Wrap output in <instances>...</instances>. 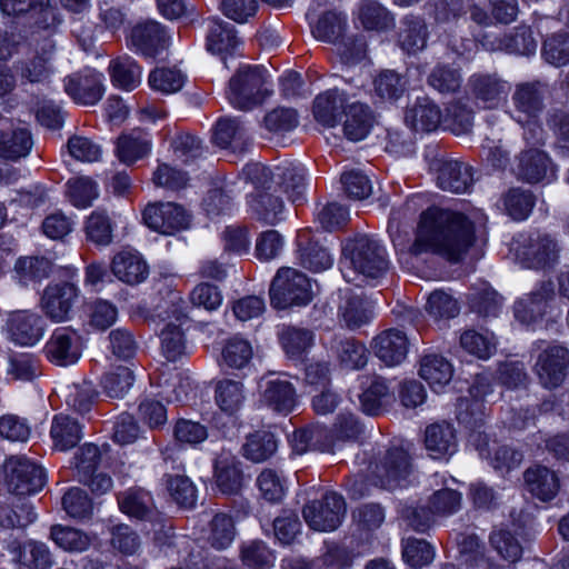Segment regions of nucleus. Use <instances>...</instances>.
<instances>
[{
	"mask_svg": "<svg viewBox=\"0 0 569 569\" xmlns=\"http://www.w3.org/2000/svg\"><path fill=\"white\" fill-rule=\"evenodd\" d=\"M397 212H392L388 231L395 247L403 252L419 256L427 251L436 252L450 262H459L476 241L475 223L463 212L429 208L420 216L416 239L407 244L400 234V226L396 223Z\"/></svg>",
	"mask_w": 569,
	"mask_h": 569,
	"instance_id": "1",
	"label": "nucleus"
},
{
	"mask_svg": "<svg viewBox=\"0 0 569 569\" xmlns=\"http://www.w3.org/2000/svg\"><path fill=\"white\" fill-rule=\"evenodd\" d=\"M343 258L340 269L348 282L355 281L356 274L378 278L386 273L389 262L386 249L378 240L362 234L349 240L342 249Z\"/></svg>",
	"mask_w": 569,
	"mask_h": 569,
	"instance_id": "2",
	"label": "nucleus"
},
{
	"mask_svg": "<svg viewBox=\"0 0 569 569\" xmlns=\"http://www.w3.org/2000/svg\"><path fill=\"white\" fill-rule=\"evenodd\" d=\"M482 403L479 400H459L457 419L460 423L475 431L482 425ZM471 440L480 456L488 459L496 470H511L519 467L523 459L520 451L507 445H496L493 449H490L487 436H482L480 432H472Z\"/></svg>",
	"mask_w": 569,
	"mask_h": 569,
	"instance_id": "3",
	"label": "nucleus"
},
{
	"mask_svg": "<svg viewBox=\"0 0 569 569\" xmlns=\"http://www.w3.org/2000/svg\"><path fill=\"white\" fill-rule=\"evenodd\" d=\"M248 176L254 186V191L249 196V206L257 218L264 223L276 224L281 220L284 203L277 189L273 179L270 178V169L253 164L248 168Z\"/></svg>",
	"mask_w": 569,
	"mask_h": 569,
	"instance_id": "4",
	"label": "nucleus"
},
{
	"mask_svg": "<svg viewBox=\"0 0 569 569\" xmlns=\"http://www.w3.org/2000/svg\"><path fill=\"white\" fill-rule=\"evenodd\" d=\"M270 94L266 70L262 67H242L229 80L227 98L240 110H250Z\"/></svg>",
	"mask_w": 569,
	"mask_h": 569,
	"instance_id": "5",
	"label": "nucleus"
},
{
	"mask_svg": "<svg viewBox=\"0 0 569 569\" xmlns=\"http://www.w3.org/2000/svg\"><path fill=\"white\" fill-rule=\"evenodd\" d=\"M271 305L277 309L306 306L312 299L308 277L290 267L280 268L269 289Z\"/></svg>",
	"mask_w": 569,
	"mask_h": 569,
	"instance_id": "6",
	"label": "nucleus"
},
{
	"mask_svg": "<svg viewBox=\"0 0 569 569\" xmlns=\"http://www.w3.org/2000/svg\"><path fill=\"white\" fill-rule=\"evenodd\" d=\"M412 475L411 457L401 447L388 448L371 465V476L375 483L388 490L408 486Z\"/></svg>",
	"mask_w": 569,
	"mask_h": 569,
	"instance_id": "7",
	"label": "nucleus"
},
{
	"mask_svg": "<svg viewBox=\"0 0 569 569\" xmlns=\"http://www.w3.org/2000/svg\"><path fill=\"white\" fill-rule=\"evenodd\" d=\"M8 490L17 496H30L42 490L47 482L44 469L26 456H11L3 465Z\"/></svg>",
	"mask_w": 569,
	"mask_h": 569,
	"instance_id": "8",
	"label": "nucleus"
},
{
	"mask_svg": "<svg viewBox=\"0 0 569 569\" xmlns=\"http://www.w3.org/2000/svg\"><path fill=\"white\" fill-rule=\"evenodd\" d=\"M347 506L343 497L328 491L321 499L305 505L302 516L310 529L320 532L336 530L346 516Z\"/></svg>",
	"mask_w": 569,
	"mask_h": 569,
	"instance_id": "9",
	"label": "nucleus"
},
{
	"mask_svg": "<svg viewBox=\"0 0 569 569\" xmlns=\"http://www.w3.org/2000/svg\"><path fill=\"white\" fill-rule=\"evenodd\" d=\"M543 341L533 343V348L540 350L535 370L540 383L547 389L561 386L569 375V349L559 343H552L542 348Z\"/></svg>",
	"mask_w": 569,
	"mask_h": 569,
	"instance_id": "10",
	"label": "nucleus"
},
{
	"mask_svg": "<svg viewBox=\"0 0 569 569\" xmlns=\"http://www.w3.org/2000/svg\"><path fill=\"white\" fill-rule=\"evenodd\" d=\"M181 299L171 301L170 308L164 311L162 320L164 327L160 331L161 352L169 361H177L186 355L187 341L183 326L188 322V317L180 306Z\"/></svg>",
	"mask_w": 569,
	"mask_h": 569,
	"instance_id": "11",
	"label": "nucleus"
},
{
	"mask_svg": "<svg viewBox=\"0 0 569 569\" xmlns=\"http://www.w3.org/2000/svg\"><path fill=\"white\" fill-rule=\"evenodd\" d=\"M547 86L541 81H528L516 84L511 97V118L517 122H528L539 118L545 109Z\"/></svg>",
	"mask_w": 569,
	"mask_h": 569,
	"instance_id": "12",
	"label": "nucleus"
},
{
	"mask_svg": "<svg viewBox=\"0 0 569 569\" xmlns=\"http://www.w3.org/2000/svg\"><path fill=\"white\" fill-rule=\"evenodd\" d=\"M469 92L483 109H496L506 101L510 84L497 73H473L468 79Z\"/></svg>",
	"mask_w": 569,
	"mask_h": 569,
	"instance_id": "13",
	"label": "nucleus"
},
{
	"mask_svg": "<svg viewBox=\"0 0 569 569\" xmlns=\"http://www.w3.org/2000/svg\"><path fill=\"white\" fill-rule=\"evenodd\" d=\"M430 169L436 174L437 186L448 192L463 193L472 186L471 167L449 158H435Z\"/></svg>",
	"mask_w": 569,
	"mask_h": 569,
	"instance_id": "14",
	"label": "nucleus"
},
{
	"mask_svg": "<svg viewBox=\"0 0 569 569\" xmlns=\"http://www.w3.org/2000/svg\"><path fill=\"white\" fill-rule=\"evenodd\" d=\"M143 221L154 231L172 234L189 226V216L183 207L174 202H157L146 207Z\"/></svg>",
	"mask_w": 569,
	"mask_h": 569,
	"instance_id": "15",
	"label": "nucleus"
},
{
	"mask_svg": "<svg viewBox=\"0 0 569 569\" xmlns=\"http://www.w3.org/2000/svg\"><path fill=\"white\" fill-rule=\"evenodd\" d=\"M103 80L102 73L86 69L64 79V91L76 103L93 106L104 93Z\"/></svg>",
	"mask_w": 569,
	"mask_h": 569,
	"instance_id": "16",
	"label": "nucleus"
},
{
	"mask_svg": "<svg viewBox=\"0 0 569 569\" xmlns=\"http://www.w3.org/2000/svg\"><path fill=\"white\" fill-rule=\"evenodd\" d=\"M558 242L548 233L535 231L523 239L518 256L528 268H545L559 258Z\"/></svg>",
	"mask_w": 569,
	"mask_h": 569,
	"instance_id": "17",
	"label": "nucleus"
},
{
	"mask_svg": "<svg viewBox=\"0 0 569 569\" xmlns=\"http://www.w3.org/2000/svg\"><path fill=\"white\" fill-rule=\"evenodd\" d=\"M43 352L47 359L61 367L76 363L81 357V341L70 328H58L47 341Z\"/></svg>",
	"mask_w": 569,
	"mask_h": 569,
	"instance_id": "18",
	"label": "nucleus"
},
{
	"mask_svg": "<svg viewBox=\"0 0 569 569\" xmlns=\"http://www.w3.org/2000/svg\"><path fill=\"white\" fill-rule=\"evenodd\" d=\"M78 299V288L69 282L49 284L41 298V308L54 322L70 319V313Z\"/></svg>",
	"mask_w": 569,
	"mask_h": 569,
	"instance_id": "19",
	"label": "nucleus"
},
{
	"mask_svg": "<svg viewBox=\"0 0 569 569\" xmlns=\"http://www.w3.org/2000/svg\"><path fill=\"white\" fill-rule=\"evenodd\" d=\"M513 171L518 180L530 184L555 178L551 159L546 152L537 148L521 151L517 156V164Z\"/></svg>",
	"mask_w": 569,
	"mask_h": 569,
	"instance_id": "20",
	"label": "nucleus"
},
{
	"mask_svg": "<svg viewBox=\"0 0 569 569\" xmlns=\"http://www.w3.org/2000/svg\"><path fill=\"white\" fill-rule=\"evenodd\" d=\"M261 401L272 411L287 416L298 405L295 386L280 377H266L260 385Z\"/></svg>",
	"mask_w": 569,
	"mask_h": 569,
	"instance_id": "21",
	"label": "nucleus"
},
{
	"mask_svg": "<svg viewBox=\"0 0 569 569\" xmlns=\"http://www.w3.org/2000/svg\"><path fill=\"white\" fill-rule=\"evenodd\" d=\"M9 339L19 346H33L43 336L44 322L41 316L29 311H16L7 321Z\"/></svg>",
	"mask_w": 569,
	"mask_h": 569,
	"instance_id": "22",
	"label": "nucleus"
},
{
	"mask_svg": "<svg viewBox=\"0 0 569 569\" xmlns=\"http://www.w3.org/2000/svg\"><path fill=\"white\" fill-rule=\"evenodd\" d=\"M375 355L388 367L400 365L407 358L409 339L399 329H387L380 332L372 341Z\"/></svg>",
	"mask_w": 569,
	"mask_h": 569,
	"instance_id": "23",
	"label": "nucleus"
},
{
	"mask_svg": "<svg viewBox=\"0 0 569 569\" xmlns=\"http://www.w3.org/2000/svg\"><path fill=\"white\" fill-rule=\"evenodd\" d=\"M552 297V283L550 281L542 282L536 290L515 303V317L526 325L541 319L545 316L548 302Z\"/></svg>",
	"mask_w": 569,
	"mask_h": 569,
	"instance_id": "24",
	"label": "nucleus"
},
{
	"mask_svg": "<svg viewBox=\"0 0 569 569\" xmlns=\"http://www.w3.org/2000/svg\"><path fill=\"white\" fill-rule=\"evenodd\" d=\"M11 553L21 569H50L54 563L50 548L38 540L30 539L22 543L13 542Z\"/></svg>",
	"mask_w": 569,
	"mask_h": 569,
	"instance_id": "25",
	"label": "nucleus"
},
{
	"mask_svg": "<svg viewBox=\"0 0 569 569\" xmlns=\"http://www.w3.org/2000/svg\"><path fill=\"white\" fill-rule=\"evenodd\" d=\"M131 40L137 50L149 58L157 57L168 47L166 31L156 21H148L136 26L131 31Z\"/></svg>",
	"mask_w": 569,
	"mask_h": 569,
	"instance_id": "26",
	"label": "nucleus"
},
{
	"mask_svg": "<svg viewBox=\"0 0 569 569\" xmlns=\"http://www.w3.org/2000/svg\"><path fill=\"white\" fill-rule=\"evenodd\" d=\"M425 447L432 459H442L457 451L456 430L449 422H436L426 428Z\"/></svg>",
	"mask_w": 569,
	"mask_h": 569,
	"instance_id": "27",
	"label": "nucleus"
},
{
	"mask_svg": "<svg viewBox=\"0 0 569 569\" xmlns=\"http://www.w3.org/2000/svg\"><path fill=\"white\" fill-rule=\"evenodd\" d=\"M429 39L428 26L423 18L408 14L400 21L397 43L409 54H416L426 49Z\"/></svg>",
	"mask_w": 569,
	"mask_h": 569,
	"instance_id": "28",
	"label": "nucleus"
},
{
	"mask_svg": "<svg viewBox=\"0 0 569 569\" xmlns=\"http://www.w3.org/2000/svg\"><path fill=\"white\" fill-rule=\"evenodd\" d=\"M405 121L417 132H431L440 126L442 113L429 98H418L412 106L407 108Z\"/></svg>",
	"mask_w": 569,
	"mask_h": 569,
	"instance_id": "29",
	"label": "nucleus"
},
{
	"mask_svg": "<svg viewBox=\"0 0 569 569\" xmlns=\"http://www.w3.org/2000/svg\"><path fill=\"white\" fill-rule=\"evenodd\" d=\"M329 348L345 369L359 370L368 362L366 346L353 338L335 335L329 341Z\"/></svg>",
	"mask_w": 569,
	"mask_h": 569,
	"instance_id": "30",
	"label": "nucleus"
},
{
	"mask_svg": "<svg viewBox=\"0 0 569 569\" xmlns=\"http://www.w3.org/2000/svg\"><path fill=\"white\" fill-rule=\"evenodd\" d=\"M208 23L207 50L222 59L232 54L240 44L234 27L217 18L209 19Z\"/></svg>",
	"mask_w": 569,
	"mask_h": 569,
	"instance_id": "31",
	"label": "nucleus"
},
{
	"mask_svg": "<svg viewBox=\"0 0 569 569\" xmlns=\"http://www.w3.org/2000/svg\"><path fill=\"white\" fill-rule=\"evenodd\" d=\"M112 273L122 282L134 286L143 282L149 274V267L137 252L121 251L111 262Z\"/></svg>",
	"mask_w": 569,
	"mask_h": 569,
	"instance_id": "32",
	"label": "nucleus"
},
{
	"mask_svg": "<svg viewBox=\"0 0 569 569\" xmlns=\"http://www.w3.org/2000/svg\"><path fill=\"white\" fill-rule=\"evenodd\" d=\"M523 477L528 490L541 501L553 499L559 491L560 485L557 475L545 466L536 465L528 468Z\"/></svg>",
	"mask_w": 569,
	"mask_h": 569,
	"instance_id": "33",
	"label": "nucleus"
},
{
	"mask_svg": "<svg viewBox=\"0 0 569 569\" xmlns=\"http://www.w3.org/2000/svg\"><path fill=\"white\" fill-rule=\"evenodd\" d=\"M50 437L54 449L60 451L70 450L82 439V426L71 416L56 415L51 422Z\"/></svg>",
	"mask_w": 569,
	"mask_h": 569,
	"instance_id": "34",
	"label": "nucleus"
},
{
	"mask_svg": "<svg viewBox=\"0 0 569 569\" xmlns=\"http://www.w3.org/2000/svg\"><path fill=\"white\" fill-rule=\"evenodd\" d=\"M277 184L280 193H286L288 199L296 202L305 200V171L297 166L277 167L273 171L270 170V178Z\"/></svg>",
	"mask_w": 569,
	"mask_h": 569,
	"instance_id": "35",
	"label": "nucleus"
},
{
	"mask_svg": "<svg viewBox=\"0 0 569 569\" xmlns=\"http://www.w3.org/2000/svg\"><path fill=\"white\" fill-rule=\"evenodd\" d=\"M346 120L343 133L350 141H360L370 132L373 124V114L370 108L361 102H352L346 106Z\"/></svg>",
	"mask_w": 569,
	"mask_h": 569,
	"instance_id": "36",
	"label": "nucleus"
},
{
	"mask_svg": "<svg viewBox=\"0 0 569 569\" xmlns=\"http://www.w3.org/2000/svg\"><path fill=\"white\" fill-rule=\"evenodd\" d=\"M213 141L221 148H231L233 151H243L249 144L248 131L239 119L223 117L216 123Z\"/></svg>",
	"mask_w": 569,
	"mask_h": 569,
	"instance_id": "37",
	"label": "nucleus"
},
{
	"mask_svg": "<svg viewBox=\"0 0 569 569\" xmlns=\"http://www.w3.org/2000/svg\"><path fill=\"white\" fill-rule=\"evenodd\" d=\"M346 97L338 89H330L320 93L313 101L315 119L326 127H335L346 109Z\"/></svg>",
	"mask_w": 569,
	"mask_h": 569,
	"instance_id": "38",
	"label": "nucleus"
},
{
	"mask_svg": "<svg viewBox=\"0 0 569 569\" xmlns=\"http://www.w3.org/2000/svg\"><path fill=\"white\" fill-rule=\"evenodd\" d=\"M246 388L242 381L224 378L214 386V401L219 409L229 415H236L246 402Z\"/></svg>",
	"mask_w": 569,
	"mask_h": 569,
	"instance_id": "39",
	"label": "nucleus"
},
{
	"mask_svg": "<svg viewBox=\"0 0 569 569\" xmlns=\"http://www.w3.org/2000/svg\"><path fill=\"white\" fill-rule=\"evenodd\" d=\"M150 149L151 141L148 133L140 129H134L127 134H121L117 139L116 154L122 163L132 164L146 157Z\"/></svg>",
	"mask_w": 569,
	"mask_h": 569,
	"instance_id": "40",
	"label": "nucleus"
},
{
	"mask_svg": "<svg viewBox=\"0 0 569 569\" xmlns=\"http://www.w3.org/2000/svg\"><path fill=\"white\" fill-rule=\"evenodd\" d=\"M500 203L502 210L512 220H526L536 204V197L532 191L521 187H513L501 194Z\"/></svg>",
	"mask_w": 569,
	"mask_h": 569,
	"instance_id": "41",
	"label": "nucleus"
},
{
	"mask_svg": "<svg viewBox=\"0 0 569 569\" xmlns=\"http://www.w3.org/2000/svg\"><path fill=\"white\" fill-rule=\"evenodd\" d=\"M305 234L299 236L298 260L299 264L312 272H320L331 268L333 263L329 249L318 241H302Z\"/></svg>",
	"mask_w": 569,
	"mask_h": 569,
	"instance_id": "42",
	"label": "nucleus"
},
{
	"mask_svg": "<svg viewBox=\"0 0 569 569\" xmlns=\"http://www.w3.org/2000/svg\"><path fill=\"white\" fill-rule=\"evenodd\" d=\"M108 71L112 83L123 90L132 91L141 83V68L129 56L112 59Z\"/></svg>",
	"mask_w": 569,
	"mask_h": 569,
	"instance_id": "43",
	"label": "nucleus"
},
{
	"mask_svg": "<svg viewBox=\"0 0 569 569\" xmlns=\"http://www.w3.org/2000/svg\"><path fill=\"white\" fill-rule=\"evenodd\" d=\"M452 373L451 363L440 355H426L420 361L419 376L435 390L449 383Z\"/></svg>",
	"mask_w": 569,
	"mask_h": 569,
	"instance_id": "44",
	"label": "nucleus"
},
{
	"mask_svg": "<svg viewBox=\"0 0 569 569\" xmlns=\"http://www.w3.org/2000/svg\"><path fill=\"white\" fill-rule=\"evenodd\" d=\"M49 538L57 547L67 552H83L92 543V538L87 532L62 525L51 526Z\"/></svg>",
	"mask_w": 569,
	"mask_h": 569,
	"instance_id": "45",
	"label": "nucleus"
},
{
	"mask_svg": "<svg viewBox=\"0 0 569 569\" xmlns=\"http://www.w3.org/2000/svg\"><path fill=\"white\" fill-rule=\"evenodd\" d=\"M278 448V441L273 433L269 431H256L246 438L242 445V456L254 462L260 463L274 455Z\"/></svg>",
	"mask_w": 569,
	"mask_h": 569,
	"instance_id": "46",
	"label": "nucleus"
},
{
	"mask_svg": "<svg viewBox=\"0 0 569 569\" xmlns=\"http://www.w3.org/2000/svg\"><path fill=\"white\" fill-rule=\"evenodd\" d=\"M33 146L31 132L27 128H17L12 131H0V157L18 160L29 154Z\"/></svg>",
	"mask_w": 569,
	"mask_h": 569,
	"instance_id": "47",
	"label": "nucleus"
},
{
	"mask_svg": "<svg viewBox=\"0 0 569 569\" xmlns=\"http://www.w3.org/2000/svg\"><path fill=\"white\" fill-rule=\"evenodd\" d=\"M347 18L337 11H326L311 26L312 36L327 43H338L347 30Z\"/></svg>",
	"mask_w": 569,
	"mask_h": 569,
	"instance_id": "48",
	"label": "nucleus"
},
{
	"mask_svg": "<svg viewBox=\"0 0 569 569\" xmlns=\"http://www.w3.org/2000/svg\"><path fill=\"white\" fill-rule=\"evenodd\" d=\"M118 503L121 511L132 518L144 520L152 513V497L143 489H129L120 493Z\"/></svg>",
	"mask_w": 569,
	"mask_h": 569,
	"instance_id": "49",
	"label": "nucleus"
},
{
	"mask_svg": "<svg viewBox=\"0 0 569 569\" xmlns=\"http://www.w3.org/2000/svg\"><path fill=\"white\" fill-rule=\"evenodd\" d=\"M243 475L234 458L219 459L216 463V483L224 495H237L242 488Z\"/></svg>",
	"mask_w": 569,
	"mask_h": 569,
	"instance_id": "50",
	"label": "nucleus"
},
{
	"mask_svg": "<svg viewBox=\"0 0 569 569\" xmlns=\"http://www.w3.org/2000/svg\"><path fill=\"white\" fill-rule=\"evenodd\" d=\"M359 20L365 29L385 31L395 24L393 14L381 3L366 0L359 7Z\"/></svg>",
	"mask_w": 569,
	"mask_h": 569,
	"instance_id": "51",
	"label": "nucleus"
},
{
	"mask_svg": "<svg viewBox=\"0 0 569 569\" xmlns=\"http://www.w3.org/2000/svg\"><path fill=\"white\" fill-rule=\"evenodd\" d=\"M393 400L386 381L375 378L370 386L360 396V403L363 412L377 416Z\"/></svg>",
	"mask_w": 569,
	"mask_h": 569,
	"instance_id": "52",
	"label": "nucleus"
},
{
	"mask_svg": "<svg viewBox=\"0 0 569 569\" xmlns=\"http://www.w3.org/2000/svg\"><path fill=\"white\" fill-rule=\"evenodd\" d=\"M37 518L33 507L24 501L0 505V527L3 529H21L32 523Z\"/></svg>",
	"mask_w": 569,
	"mask_h": 569,
	"instance_id": "53",
	"label": "nucleus"
},
{
	"mask_svg": "<svg viewBox=\"0 0 569 569\" xmlns=\"http://www.w3.org/2000/svg\"><path fill=\"white\" fill-rule=\"evenodd\" d=\"M313 332L305 328L284 327L279 333L280 343L290 358H299L313 343Z\"/></svg>",
	"mask_w": 569,
	"mask_h": 569,
	"instance_id": "54",
	"label": "nucleus"
},
{
	"mask_svg": "<svg viewBox=\"0 0 569 569\" xmlns=\"http://www.w3.org/2000/svg\"><path fill=\"white\" fill-rule=\"evenodd\" d=\"M345 326L351 330L368 323L371 318L369 302L359 296H350L339 308Z\"/></svg>",
	"mask_w": 569,
	"mask_h": 569,
	"instance_id": "55",
	"label": "nucleus"
},
{
	"mask_svg": "<svg viewBox=\"0 0 569 569\" xmlns=\"http://www.w3.org/2000/svg\"><path fill=\"white\" fill-rule=\"evenodd\" d=\"M473 119V110L467 103L458 100L447 107L443 122L446 128L455 134H465L471 131Z\"/></svg>",
	"mask_w": 569,
	"mask_h": 569,
	"instance_id": "56",
	"label": "nucleus"
},
{
	"mask_svg": "<svg viewBox=\"0 0 569 569\" xmlns=\"http://www.w3.org/2000/svg\"><path fill=\"white\" fill-rule=\"evenodd\" d=\"M496 339L492 333L465 330L460 336V346L479 359H488L496 352Z\"/></svg>",
	"mask_w": 569,
	"mask_h": 569,
	"instance_id": "57",
	"label": "nucleus"
},
{
	"mask_svg": "<svg viewBox=\"0 0 569 569\" xmlns=\"http://www.w3.org/2000/svg\"><path fill=\"white\" fill-rule=\"evenodd\" d=\"M251 343L240 337H232L224 343L221 358L222 362L231 369H243L252 359Z\"/></svg>",
	"mask_w": 569,
	"mask_h": 569,
	"instance_id": "58",
	"label": "nucleus"
},
{
	"mask_svg": "<svg viewBox=\"0 0 569 569\" xmlns=\"http://www.w3.org/2000/svg\"><path fill=\"white\" fill-rule=\"evenodd\" d=\"M489 543L502 559L511 563L519 561L522 557V546L507 529H493L489 536Z\"/></svg>",
	"mask_w": 569,
	"mask_h": 569,
	"instance_id": "59",
	"label": "nucleus"
},
{
	"mask_svg": "<svg viewBox=\"0 0 569 569\" xmlns=\"http://www.w3.org/2000/svg\"><path fill=\"white\" fill-rule=\"evenodd\" d=\"M429 14L438 26L455 23L467 13L465 0H429Z\"/></svg>",
	"mask_w": 569,
	"mask_h": 569,
	"instance_id": "60",
	"label": "nucleus"
},
{
	"mask_svg": "<svg viewBox=\"0 0 569 569\" xmlns=\"http://www.w3.org/2000/svg\"><path fill=\"white\" fill-rule=\"evenodd\" d=\"M406 79L395 70H382L373 80L375 92L383 100H397L406 91Z\"/></svg>",
	"mask_w": 569,
	"mask_h": 569,
	"instance_id": "61",
	"label": "nucleus"
},
{
	"mask_svg": "<svg viewBox=\"0 0 569 569\" xmlns=\"http://www.w3.org/2000/svg\"><path fill=\"white\" fill-rule=\"evenodd\" d=\"M184 74L176 68H157L149 74V86L163 94L174 93L184 84Z\"/></svg>",
	"mask_w": 569,
	"mask_h": 569,
	"instance_id": "62",
	"label": "nucleus"
},
{
	"mask_svg": "<svg viewBox=\"0 0 569 569\" xmlns=\"http://www.w3.org/2000/svg\"><path fill=\"white\" fill-rule=\"evenodd\" d=\"M426 310L436 320L451 319L459 315L460 306L449 292L435 290L428 297Z\"/></svg>",
	"mask_w": 569,
	"mask_h": 569,
	"instance_id": "63",
	"label": "nucleus"
},
{
	"mask_svg": "<svg viewBox=\"0 0 569 569\" xmlns=\"http://www.w3.org/2000/svg\"><path fill=\"white\" fill-rule=\"evenodd\" d=\"M542 56L557 67L569 63V33L557 32L548 37L542 46Z\"/></svg>",
	"mask_w": 569,
	"mask_h": 569,
	"instance_id": "64",
	"label": "nucleus"
}]
</instances>
